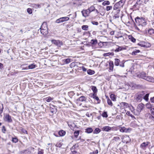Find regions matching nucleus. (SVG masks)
<instances>
[{
  "instance_id": "1",
  "label": "nucleus",
  "mask_w": 154,
  "mask_h": 154,
  "mask_svg": "<svg viewBox=\"0 0 154 154\" xmlns=\"http://www.w3.org/2000/svg\"><path fill=\"white\" fill-rule=\"evenodd\" d=\"M149 93L146 94L145 92L143 91L137 93L134 96V100L137 102H140L143 99L146 101L149 100Z\"/></svg>"
},
{
  "instance_id": "2",
  "label": "nucleus",
  "mask_w": 154,
  "mask_h": 154,
  "mask_svg": "<svg viewBox=\"0 0 154 154\" xmlns=\"http://www.w3.org/2000/svg\"><path fill=\"white\" fill-rule=\"evenodd\" d=\"M125 2V0H121L118 2L116 3L113 7L114 10L118 9V13L120 12V10L119 9L120 8L122 7Z\"/></svg>"
},
{
  "instance_id": "3",
  "label": "nucleus",
  "mask_w": 154,
  "mask_h": 154,
  "mask_svg": "<svg viewBox=\"0 0 154 154\" xmlns=\"http://www.w3.org/2000/svg\"><path fill=\"white\" fill-rule=\"evenodd\" d=\"M135 22L138 23L139 26H145L146 25V22L144 18L137 17L135 18Z\"/></svg>"
},
{
  "instance_id": "4",
  "label": "nucleus",
  "mask_w": 154,
  "mask_h": 154,
  "mask_svg": "<svg viewBox=\"0 0 154 154\" xmlns=\"http://www.w3.org/2000/svg\"><path fill=\"white\" fill-rule=\"evenodd\" d=\"M145 119L149 122H154V116L149 113H146L145 115Z\"/></svg>"
},
{
  "instance_id": "5",
  "label": "nucleus",
  "mask_w": 154,
  "mask_h": 154,
  "mask_svg": "<svg viewBox=\"0 0 154 154\" xmlns=\"http://www.w3.org/2000/svg\"><path fill=\"white\" fill-rule=\"evenodd\" d=\"M125 62L123 61L120 62L119 59L117 58L115 59L114 64L115 66H119L120 67H124Z\"/></svg>"
},
{
  "instance_id": "6",
  "label": "nucleus",
  "mask_w": 154,
  "mask_h": 154,
  "mask_svg": "<svg viewBox=\"0 0 154 154\" xmlns=\"http://www.w3.org/2000/svg\"><path fill=\"white\" fill-rule=\"evenodd\" d=\"M144 107L143 104L142 103L139 104L137 106V113H135L134 112V115H139L141 112V111L143 109Z\"/></svg>"
},
{
  "instance_id": "7",
  "label": "nucleus",
  "mask_w": 154,
  "mask_h": 154,
  "mask_svg": "<svg viewBox=\"0 0 154 154\" xmlns=\"http://www.w3.org/2000/svg\"><path fill=\"white\" fill-rule=\"evenodd\" d=\"M51 42L58 47H60L63 45V42L59 40L52 39L51 40Z\"/></svg>"
},
{
  "instance_id": "8",
  "label": "nucleus",
  "mask_w": 154,
  "mask_h": 154,
  "mask_svg": "<svg viewBox=\"0 0 154 154\" xmlns=\"http://www.w3.org/2000/svg\"><path fill=\"white\" fill-rule=\"evenodd\" d=\"M4 119L5 121L8 123H11L12 122L11 116L8 114H6L4 116Z\"/></svg>"
},
{
  "instance_id": "9",
  "label": "nucleus",
  "mask_w": 154,
  "mask_h": 154,
  "mask_svg": "<svg viewBox=\"0 0 154 154\" xmlns=\"http://www.w3.org/2000/svg\"><path fill=\"white\" fill-rule=\"evenodd\" d=\"M69 19V18L67 17H61L57 19L56 21V22L57 23H59L61 22L67 21Z\"/></svg>"
},
{
  "instance_id": "10",
  "label": "nucleus",
  "mask_w": 154,
  "mask_h": 154,
  "mask_svg": "<svg viewBox=\"0 0 154 154\" xmlns=\"http://www.w3.org/2000/svg\"><path fill=\"white\" fill-rule=\"evenodd\" d=\"M49 110L52 113H55L57 112V107L53 105L50 104Z\"/></svg>"
},
{
  "instance_id": "11",
  "label": "nucleus",
  "mask_w": 154,
  "mask_h": 154,
  "mask_svg": "<svg viewBox=\"0 0 154 154\" xmlns=\"http://www.w3.org/2000/svg\"><path fill=\"white\" fill-rule=\"evenodd\" d=\"M88 9L83 10L81 12L83 16L85 17L88 16L90 13Z\"/></svg>"
},
{
  "instance_id": "12",
  "label": "nucleus",
  "mask_w": 154,
  "mask_h": 154,
  "mask_svg": "<svg viewBox=\"0 0 154 154\" xmlns=\"http://www.w3.org/2000/svg\"><path fill=\"white\" fill-rule=\"evenodd\" d=\"M90 96L95 99L98 101V103H100V100H99L98 97L96 95V94L95 93H91L90 94Z\"/></svg>"
},
{
  "instance_id": "13",
  "label": "nucleus",
  "mask_w": 154,
  "mask_h": 154,
  "mask_svg": "<svg viewBox=\"0 0 154 154\" xmlns=\"http://www.w3.org/2000/svg\"><path fill=\"white\" fill-rule=\"evenodd\" d=\"M146 74L144 72H142L139 74L137 75V77L139 78H141L143 79H145L146 77Z\"/></svg>"
},
{
  "instance_id": "14",
  "label": "nucleus",
  "mask_w": 154,
  "mask_h": 154,
  "mask_svg": "<svg viewBox=\"0 0 154 154\" xmlns=\"http://www.w3.org/2000/svg\"><path fill=\"white\" fill-rule=\"evenodd\" d=\"M120 105H121V109H123L125 108H127L129 107L128 104L125 102H122L120 103Z\"/></svg>"
},
{
  "instance_id": "15",
  "label": "nucleus",
  "mask_w": 154,
  "mask_h": 154,
  "mask_svg": "<svg viewBox=\"0 0 154 154\" xmlns=\"http://www.w3.org/2000/svg\"><path fill=\"white\" fill-rule=\"evenodd\" d=\"M145 80L150 82H154V78L152 77L146 76Z\"/></svg>"
},
{
  "instance_id": "16",
  "label": "nucleus",
  "mask_w": 154,
  "mask_h": 154,
  "mask_svg": "<svg viewBox=\"0 0 154 154\" xmlns=\"http://www.w3.org/2000/svg\"><path fill=\"white\" fill-rule=\"evenodd\" d=\"M112 128L109 126H105L102 128L103 131L108 132L111 130Z\"/></svg>"
},
{
  "instance_id": "17",
  "label": "nucleus",
  "mask_w": 154,
  "mask_h": 154,
  "mask_svg": "<svg viewBox=\"0 0 154 154\" xmlns=\"http://www.w3.org/2000/svg\"><path fill=\"white\" fill-rule=\"evenodd\" d=\"M87 98L84 96H81L77 99V100L79 101H86L87 100Z\"/></svg>"
},
{
  "instance_id": "18",
  "label": "nucleus",
  "mask_w": 154,
  "mask_h": 154,
  "mask_svg": "<svg viewBox=\"0 0 154 154\" xmlns=\"http://www.w3.org/2000/svg\"><path fill=\"white\" fill-rule=\"evenodd\" d=\"M118 46V48H116V49L114 51L116 52H119L121 51L125 50L126 49L125 48L122 46Z\"/></svg>"
},
{
  "instance_id": "19",
  "label": "nucleus",
  "mask_w": 154,
  "mask_h": 154,
  "mask_svg": "<svg viewBox=\"0 0 154 154\" xmlns=\"http://www.w3.org/2000/svg\"><path fill=\"white\" fill-rule=\"evenodd\" d=\"M40 29V32L43 35H45L48 34V29Z\"/></svg>"
},
{
  "instance_id": "20",
  "label": "nucleus",
  "mask_w": 154,
  "mask_h": 154,
  "mask_svg": "<svg viewBox=\"0 0 154 154\" xmlns=\"http://www.w3.org/2000/svg\"><path fill=\"white\" fill-rule=\"evenodd\" d=\"M76 146L78 147V146L76 145H74L71 148V154H78V152L76 151H73V150L75 149Z\"/></svg>"
},
{
  "instance_id": "21",
  "label": "nucleus",
  "mask_w": 154,
  "mask_h": 154,
  "mask_svg": "<svg viewBox=\"0 0 154 154\" xmlns=\"http://www.w3.org/2000/svg\"><path fill=\"white\" fill-rule=\"evenodd\" d=\"M35 64H32L29 65L28 66V68H25L23 69L24 70H27L28 69H33L35 68Z\"/></svg>"
},
{
  "instance_id": "22",
  "label": "nucleus",
  "mask_w": 154,
  "mask_h": 154,
  "mask_svg": "<svg viewBox=\"0 0 154 154\" xmlns=\"http://www.w3.org/2000/svg\"><path fill=\"white\" fill-rule=\"evenodd\" d=\"M93 131V129L90 127L88 128L85 129V132L88 134L92 133Z\"/></svg>"
},
{
  "instance_id": "23",
  "label": "nucleus",
  "mask_w": 154,
  "mask_h": 154,
  "mask_svg": "<svg viewBox=\"0 0 154 154\" xmlns=\"http://www.w3.org/2000/svg\"><path fill=\"white\" fill-rule=\"evenodd\" d=\"M40 29H48L47 23L46 22H43L42 25Z\"/></svg>"
},
{
  "instance_id": "24",
  "label": "nucleus",
  "mask_w": 154,
  "mask_h": 154,
  "mask_svg": "<svg viewBox=\"0 0 154 154\" xmlns=\"http://www.w3.org/2000/svg\"><path fill=\"white\" fill-rule=\"evenodd\" d=\"M31 152L29 149L24 150L22 153V154H31Z\"/></svg>"
},
{
  "instance_id": "25",
  "label": "nucleus",
  "mask_w": 154,
  "mask_h": 154,
  "mask_svg": "<svg viewBox=\"0 0 154 154\" xmlns=\"http://www.w3.org/2000/svg\"><path fill=\"white\" fill-rule=\"evenodd\" d=\"M109 69L110 70L112 71L113 69L114 64L113 62L112 61H110L109 62Z\"/></svg>"
},
{
  "instance_id": "26",
  "label": "nucleus",
  "mask_w": 154,
  "mask_h": 154,
  "mask_svg": "<svg viewBox=\"0 0 154 154\" xmlns=\"http://www.w3.org/2000/svg\"><path fill=\"white\" fill-rule=\"evenodd\" d=\"M68 125L70 128L71 129H72L74 128L77 127V126L74 123H72L71 122L68 123Z\"/></svg>"
},
{
  "instance_id": "27",
  "label": "nucleus",
  "mask_w": 154,
  "mask_h": 154,
  "mask_svg": "<svg viewBox=\"0 0 154 154\" xmlns=\"http://www.w3.org/2000/svg\"><path fill=\"white\" fill-rule=\"evenodd\" d=\"M149 142H143L141 144L140 147L142 148H143L147 146L149 144Z\"/></svg>"
},
{
  "instance_id": "28",
  "label": "nucleus",
  "mask_w": 154,
  "mask_h": 154,
  "mask_svg": "<svg viewBox=\"0 0 154 154\" xmlns=\"http://www.w3.org/2000/svg\"><path fill=\"white\" fill-rule=\"evenodd\" d=\"M58 133L60 136H63L65 135L66 134V132L63 130H62L59 131Z\"/></svg>"
},
{
  "instance_id": "29",
  "label": "nucleus",
  "mask_w": 154,
  "mask_h": 154,
  "mask_svg": "<svg viewBox=\"0 0 154 154\" xmlns=\"http://www.w3.org/2000/svg\"><path fill=\"white\" fill-rule=\"evenodd\" d=\"M148 33L150 35H154V29H149L148 31Z\"/></svg>"
},
{
  "instance_id": "30",
  "label": "nucleus",
  "mask_w": 154,
  "mask_h": 154,
  "mask_svg": "<svg viewBox=\"0 0 154 154\" xmlns=\"http://www.w3.org/2000/svg\"><path fill=\"white\" fill-rule=\"evenodd\" d=\"M140 51L138 50H135L134 51L131 53V54L132 55L134 56L137 54V53H140Z\"/></svg>"
},
{
  "instance_id": "31",
  "label": "nucleus",
  "mask_w": 154,
  "mask_h": 154,
  "mask_svg": "<svg viewBox=\"0 0 154 154\" xmlns=\"http://www.w3.org/2000/svg\"><path fill=\"white\" fill-rule=\"evenodd\" d=\"M101 130L98 128H95V130L93 131L94 134H98L101 131Z\"/></svg>"
},
{
  "instance_id": "32",
  "label": "nucleus",
  "mask_w": 154,
  "mask_h": 154,
  "mask_svg": "<svg viewBox=\"0 0 154 154\" xmlns=\"http://www.w3.org/2000/svg\"><path fill=\"white\" fill-rule=\"evenodd\" d=\"M91 87V89L94 92L93 93L96 94L97 92V89L96 87L94 86H92Z\"/></svg>"
},
{
  "instance_id": "33",
  "label": "nucleus",
  "mask_w": 154,
  "mask_h": 154,
  "mask_svg": "<svg viewBox=\"0 0 154 154\" xmlns=\"http://www.w3.org/2000/svg\"><path fill=\"white\" fill-rule=\"evenodd\" d=\"M87 72L88 74L90 75H93L95 73V72L94 70H92L90 69H88L87 70Z\"/></svg>"
},
{
  "instance_id": "34",
  "label": "nucleus",
  "mask_w": 154,
  "mask_h": 154,
  "mask_svg": "<svg viewBox=\"0 0 154 154\" xmlns=\"http://www.w3.org/2000/svg\"><path fill=\"white\" fill-rule=\"evenodd\" d=\"M97 40L96 39H92L91 41V44L93 45H95L97 44Z\"/></svg>"
},
{
  "instance_id": "35",
  "label": "nucleus",
  "mask_w": 154,
  "mask_h": 154,
  "mask_svg": "<svg viewBox=\"0 0 154 154\" xmlns=\"http://www.w3.org/2000/svg\"><path fill=\"white\" fill-rule=\"evenodd\" d=\"M88 9L89 11H90V13L92 11H95V7L93 5L91 6Z\"/></svg>"
},
{
  "instance_id": "36",
  "label": "nucleus",
  "mask_w": 154,
  "mask_h": 154,
  "mask_svg": "<svg viewBox=\"0 0 154 154\" xmlns=\"http://www.w3.org/2000/svg\"><path fill=\"white\" fill-rule=\"evenodd\" d=\"M110 2L108 1H104V2H103L102 3V5L103 6H105L106 5H108L110 4Z\"/></svg>"
},
{
  "instance_id": "37",
  "label": "nucleus",
  "mask_w": 154,
  "mask_h": 154,
  "mask_svg": "<svg viewBox=\"0 0 154 154\" xmlns=\"http://www.w3.org/2000/svg\"><path fill=\"white\" fill-rule=\"evenodd\" d=\"M75 94L74 92L73 91H71L68 93V95L71 98H72Z\"/></svg>"
},
{
  "instance_id": "38",
  "label": "nucleus",
  "mask_w": 154,
  "mask_h": 154,
  "mask_svg": "<svg viewBox=\"0 0 154 154\" xmlns=\"http://www.w3.org/2000/svg\"><path fill=\"white\" fill-rule=\"evenodd\" d=\"M53 98L51 97H48L45 98V100L46 102H49L53 100Z\"/></svg>"
},
{
  "instance_id": "39",
  "label": "nucleus",
  "mask_w": 154,
  "mask_h": 154,
  "mask_svg": "<svg viewBox=\"0 0 154 154\" xmlns=\"http://www.w3.org/2000/svg\"><path fill=\"white\" fill-rule=\"evenodd\" d=\"M88 28V26L87 25H83L82 26V29L85 30H87Z\"/></svg>"
},
{
  "instance_id": "40",
  "label": "nucleus",
  "mask_w": 154,
  "mask_h": 154,
  "mask_svg": "<svg viewBox=\"0 0 154 154\" xmlns=\"http://www.w3.org/2000/svg\"><path fill=\"white\" fill-rule=\"evenodd\" d=\"M129 38L133 42H135L136 41V39L131 35L129 36Z\"/></svg>"
},
{
  "instance_id": "41",
  "label": "nucleus",
  "mask_w": 154,
  "mask_h": 154,
  "mask_svg": "<svg viewBox=\"0 0 154 154\" xmlns=\"http://www.w3.org/2000/svg\"><path fill=\"white\" fill-rule=\"evenodd\" d=\"M110 98H111V100L113 101H115L116 100V97L115 96V95L113 94H111L110 95Z\"/></svg>"
},
{
  "instance_id": "42",
  "label": "nucleus",
  "mask_w": 154,
  "mask_h": 154,
  "mask_svg": "<svg viewBox=\"0 0 154 154\" xmlns=\"http://www.w3.org/2000/svg\"><path fill=\"white\" fill-rule=\"evenodd\" d=\"M79 131H75L74 133V136L75 137L77 138L79 135Z\"/></svg>"
},
{
  "instance_id": "43",
  "label": "nucleus",
  "mask_w": 154,
  "mask_h": 154,
  "mask_svg": "<svg viewBox=\"0 0 154 154\" xmlns=\"http://www.w3.org/2000/svg\"><path fill=\"white\" fill-rule=\"evenodd\" d=\"M114 54L113 52H109L106 53H105L103 54V56H108L110 55H113Z\"/></svg>"
},
{
  "instance_id": "44",
  "label": "nucleus",
  "mask_w": 154,
  "mask_h": 154,
  "mask_svg": "<svg viewBox=\"0 0 154 154\" xmlns=\"http://www.w3.org/2000/svg\"><path fill=\"white\" fill-rule=\"evenodd\" d=\"M3 109V105L2 104H1L0 105V114L2 112Z\"/></svg>"
},
{
  "instance_id": "45",
  "label": "nucleus",
  "mask_w": 154,
  "mask_h": 154,
  "mask_svg": "<svg viewBox=\"0 0 154 154\" xmlns=\"http://www.w3.org/2000/svg\"><path fill=\"white\" fill-rule=\"evenodd\" d=\"M143 3H144L142 0H138L136 2V4H137V5H138L139 6L141 4H143Z\"/></svg>"
},
{
  "instance_id": "46",
  "label": "nucleus",
  "mask_w": 154,
  "mask_h": 154,
  "mask_svg": "<svg viewBox=\"0 0 154 154\" xmlns=\"http://www.w3.org/2000/svg\"><path fill=\"white\" fill-rule=\"evenodd\" d=\"M126 128L124 127H122L120 129V131L121 132H126Z\"/></svg>"
},
{
  "instance_id": "47",
  "label": "nucleus",
  "mask_w": 154,
  "mask_h": 154,
  "mask_svg": "<svg viewBox=\"0 0 154 154\" xmlns=\"http://www.w3.org/2000/svg\"><path fill=\"white\" fill-rule=\"evenodd\" d=\"M64 62L65 63L68 64L71 62V60L69 59H65Z\"/></svg>"
},
{
  "instance_id": "48",
  "label": "nucleus",
  "mask_w": 154,
  "mask_h": 154,
  "mask_svg": "<svg viewBox=\"0 0 154 154\" xmlns=\"http://www.w3.org/2000/svg\"><path fill=\"white\" fill-rule=\"evenodd\" d=\"M112 6H107L106 8V11H109L110 10L112 9Z\"/></svg>"
},
{
  "instance_id": "49",
  "label": "nucleus",
  "mask_w": 154,
  "mask_h": 154,
  "mask_svg": "<svg viewBox=\"0 0 154 154\" xmlns=\"http://www.w3.org/2000/svg\"><path fill=\"white\" fill-rule=\"evenodd\" d=\"M102 116L103 117H105V118L107 117H108V115L107 114V112H103L102 114Z\"/></svg>"
},
{
  "instance_id": "50",
  "label": "nucleus",
  "mask_w": 154,
  "mask_h": 154,
  "mask_svg": "<svg viewBox=\"0 0 154 154\" xmlns=\"http://www.w3.org/2000/svg\"><path fill=\"white\" fill-rule=\"evenodd\" d=\"M107 102L108 105L111 106H112V103L110 100L109 99H108L107 100Z\"/></svg>"
},
{
  "instance_id": "51",
  "label": "nucleus",
  "mask_w": 154,
  "mask_h": 154,
  "mask_svg": "<svg viewBox=\"0 0 154 154\" xmlns=\"http://www.w3.org/2000/svg\"><path fill=\"white\" fill-rule=\"evenodd\" d=\"M12 141L14 143H16L18 142V139L17 137L13 138Z\"/></svg>"
},
{
  "instance_id": "52",
  "label": "nucleus",
  "mask_w": 154,
  "mask_h": 154,
  "mask_svg": "<svg viewBox=\"0 0 154 154\" xmlns=\"http://www.w3.org/2000/svg\"><path fill=\"white\" fill-rule=\"evenodd\" d=\"M27 11L29 14H31L32 13V10L31 8H28Z\"/></svg>"
},
{
  "instance_id": "53",
  "label": "nucleus",
  "mask_w": 154,
  "mask_h": 154,
  "mask_svg": "<svg viewBox=\"0 0 154 154\" xmlns=\"http://www.w3.org/2000/svg\"><path fill=\"white\" fill-rule=\"evenodd\" d=\"M21 131L24 134H27V131L24 129L23 128H22L21 129Z\"/></svg>"
},
{
  "instance_id": "54",
  "label": "nucleus",
  "mask_w": 154,
  "mask_h": 154,
  "mask_svg": "<svg viewBox=\"0 0 154 154\" xmlns=\"http://www.w3.org/2000/svg\"><path fill=\"white\" fill-rule=\"evenodd\" d=\"M113 140H115L116 141H117L120 140V138L119 137H113Z\"/></svg>"
},
{
  "instance_id": "55",
  "label": "nucleus",
  "mask_w": 154,
  "mask_h": 154,
  "mask_svg": "<svg viewBox=\"0 0 154 154\" xmlns=\"http://www.w3.org/2000/svg\"><path fill=\"white\" fill-rule=\"evenodd\" d=\"M91 23L94 25H97L98 23L97 22L93 21H91Z\"/></svg>"
},
{
  "instance_id": "56",
  "label": "nucleus",
  "mask_w": 154,
  "mask_h": 154,
  "mask_svg": "<svg viewBox=\"0 0 154 154\" xmlns=\"http://www.w3.org/2000/svg\"><path fill=\"white\" fill-rule=\"evenodd\" d=\"M139 8V5H137V4H136V3L133 6V8H136V9H138Z\"/></svg>"
},
{
  "instance_id": "57",
  "label": "nucleus",
  "mask_w": 154,
  "mask_h": 154,
  "mask_svg": "<svg viewBox=\"0 0 154 154\" xmlns=\"http://www.w3.org/2000/svg\"><path fill=\"white\" fill-rule=\"evenodd\" d=\"M138 45L144 48L146 47V46L145 45L143 44V43H139L138 44Z\"/></svg>"
},
{
  "instance_id": "58",
  "label": "nucleus",
  "mask_w": 154,
  "mask_h": 154,
  "mask_svg": "<svg viewBox=\"0 0 154 154\" xmlns=\"http://www.w3.org/2000/svg\"><path fill=\"white\" fill-rule=\"evenodd\" d=\"M134 27L136 30L138 31L139 32H141V31L140 30L139 28H138L137 26H134Z\"/></svg>"
},
{
  "instance_id": "59",
  "label": "nucleus",
  "mask_w": 154,
  "mask_h": 154,
  "mask_svg": "<svg viewBox=\"0 0 154 154\" xmlns=\"http://www.w3.org/2000/svg\"><path fill=\"white\" fill-rule=\"evenodd\" d=\"M6 131V129H5V126H2V132L3 133H5Z\"/></svg>"
},
{
  "instance_id": "60",
  "label": "nucleus",
  "mask_w": 154,
  "mask_h": 154,
  "mask_svg": "<svg viewBox=\"0 0 154 154\" xmlns=\"http://www.w3.org/2000/svg\"><path fill=\"white\" fill-rule=\"evenodd\" d=\"M31 6L33 8H36V4H31Z\"/></svg>"
},
{
  "instance_id": "61",
  "label": "nucleus",
  "mask_w": 154,
  "mask_h": 154,
  "mask_svg": "<svg viewBox=\"0 0 154 154\" xmlns=\"http://www.w3.org/2000/svg\"><path fill=\"white\" fill-rule=\"evenodd\" d=\"M82 70L83 71H86L87 70L86 69L84 66L82 67Z\"/></svg>"
},
{
  "instance_id": "62",
  "label": "nucleus",
  "mask_w": 154,
  "mask_h": 154,
  "mask_svg": "<svg viewBox=\"0 0 154 154\" xmlns=\"http://www.w3.org/2000/svg\"><path fill=\"white\" fill-rule=\"evenodd\" d=\"M138 88H143V86L142 85H137Z\"/></svg>"
},
{
  "instance_id": "63",
  "label": "nucleus",
  "mask_w": 154,
  "mask_h": 154,
  "mask_svg": "<svg viewBox=\"0 0 154 154\" xmlns=\"http://www.w3.org/2000/svg\"><path fill=\"white\" fill-rule=\"evenodd\" d=\"M94 154H97L98 153V151L97 150H96L95 151L93 152Z\"/></svg>"
},
{
  "instance_id": "64",
  "label": "nucleus",
  "mask_w": 154,
  "mask_h": 154,
  "mask_svg": "<svg viewBox=\"0 0 154 154\" xmlns=\"http://www.w3.org/2000/svg\"><path fill=\"white\" fill-rule=\"evenodd\" d=\"M126 114L129 116H130L131 114L129 111H127L126 113Z\"/></svg>"
}]
</instances>
